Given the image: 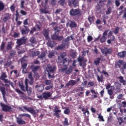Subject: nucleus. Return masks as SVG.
I'll use <instances>...</instances> for the list:
<instances>
[{
  "label": "nucleus",
  "mask_w": 126,
  "mask_h": 126,
  "mask_svg": "<svg viewBox=\"0 0 126 126\" xmlns=\"http://www.w3.org/2000/svg\"><path fill=\"white\" fill-rule=\"evenodd\" d=\"M0 106L2 111L5 112H10L12 111V108L10 106L5 104L2 102H0Z\"/></svg>",
  "instance_id": "39448f33"
},
{
  "label": "nucleus",
  "mask_w": 126,
  "mask_h": 126,
  "mask_svg": "<svg viewBox=\"0 0 126 126\" xmlns=\"http://www.w3.org/2000/svg\"><path fill=\"white\" fill-rule=\"evenodd\" d=\"M47 45H48L49 47H51V48L54 47V45H53V44L52 43V42H51V41H48V42H47Z\"/></svg>",
  "instance_id": "e2e57ef3"
},
{
  "label": "nucleus",
  "mask_w": 126,
  "mask_h": 126,
  "mask_svg": "<svg viewBox=\"0 0 126 126\" xmlns=\"http://www.w3.org/2000/svg\"><path fill=\"white\" fill-rule=\"evenodd\" d=\"M16 51L15 50H12L10 52V56H13L15 55Z\"/></svg>",
  "instance_id": "774afa93"
},
{
  "label": "nucleus",
  "mask_w": 126,
  "mask_h": 126,
  "mask_svg": "<svg viewBox=\"0 0 126 126\" xmlns=\"http://www.w3.org/2000/svg\"><path fill=\"white\" fill-rule=\"evenodd\" d=\"M43 34L46 38H49V31L48 30L44 29L43 32Z\"/></svg>",
  "instance_id": "a878e982"
},
{
  "label": "nucleus",
  "mask_w": 126,
  "mask_h": 126,
  "mask_svg": "<svg viewBox=\"0 0 126 126\" xmlns=\"http://www.w3.org/2000/svg\"><path fill=\"white\" fill-rule=\"evenodd\" d=\"M77 55H76V52L75 51H73L72 52L71 54H70V57L72 58V59H74L75 58V57H76Z\"/></svg>",
  "instance_id": "c03bdc74"
},
{
  "label": "nucleus",
  "mask_w": 126,
  "mask_h": 126,
  "mask_svg": "<svg viewBox=\"0 0 126 126\" xmlns=\"http://www.w3.org/2000/svg\"><path fill=\"white\" fill-rule=\"evenodd\" d=\"M59 34L55 33L51 35V38L52 40H56L57 39L58 36Z\"/></svg>",
  "instance_id": "4c0bfd02"
},
{
  "label": "nucleus",
  "mask_w": 126,
  "mask_h": 126,
  "mask_svg": "<svg viewBox=\"0 0 126 126\" xmlns=\"http://www.w3.org/2000/svg\"><path fill=\"white\" fill-rule=\"evenodd\" d=\"M88 20L91 24L94 22V17H89Z\"/></svg>",
  "instance_id": "69168bd1"
},
{
  "label": "nucleus",
  "mask_w": 126,
  "mask_h": 126,
  "mask_svg": "<svg viewBox=\"0 0 126 126\" xmlns=\"http://www.w3.org/2000/svg\"><path fill=\"white\" fill-rule=\"evenodd\" d=\"M23 27L25 28V30L24 29H22L21 31L22 34L25 35L26 34V32H29L30 29L29 28L26 26H23Z\"/></svg>",
  "instance_id": "5701e85b"
},
{
  "label": "nucleus",
  "mask_w": 126,
  "mask_h": 126,
  "mask_svg": "<svg viewBox=\"0 0 126 126\" xmlns=\"http://www.w3.org/2000/svg\"><path fill=\"white\" fill-rule=\"evenodd\" d=\"M0 92L1 93L2 95V97L3 98L4 101L7 103V100L6 98H5V95H6V92H5V88L4 86H0Z\"/></svg>",
  "instance_id": "6e6552de"
},
{
  "label": "nucleus",
  "mask_w": 126,
  "mask_h": 126,
  "mask_svg": "<svg viewBox=\"0 0 126 126\" xmlns=\"http://www.w3.org/2000/svg\"><path fill=\"white\" fill-rule=\"evenodd\" d=\"M28 81H29L28 79L27 78H26L25 79L26 90L25 89V86H24L23 83H19V86L22 91H23V92H25L26 91L27 92H28V95H30L32 93V89L31 88L29 89Z\"/></svg>",
  "instance_id": "7ed1b4c3"
},
{
  "label": "nucleus",
  "mask_w": 126,
  "mask_h": 126,
  "mask_svg": "<svg viewBox=\"0 0 126 126\" xmlns=\"http://www.w3.org/2000/svg\"><path fill=\"white\" fill-rule=\"evenodd\" d=\"M22 108L25 110L26 111H27V112L30 113L31 114H32V115H36V112L34 110V109H33V107H29L28 108L27 107H26V106H23L22 107Z\"/></svg>",
  "instance_id": "9d476101"
},
{
  "label": "nucleus",
  "mask_w": 126,
  "mask_h": 126,
  "mask_svg": "<svg viewBox=\"0 0 126 126\" xmlns=\"http://www.w3.org/2000/svg\"><path fill=\"white\" fill-rule=\"evenodd\" d=\"M17 123L19 125H25L26 122L22 118L17 117Z\"/></svg>",
  "instance_id": "b1692460"
},
{
  "label": "nucleus",
  "mask_w": 126,
  "mask_h": 126,
  "mask_svg": "<svg viewBox=\"0 0 126 126\" xmlns=\"http://www.w3.org/2000/svg\"><path fill=\"white\" fill-rule=\"evenodd\" d=\"M106 37L105 36H102V37L100 38V42L101 43H103L106 40Z\"/></svg>",
  "instance_id": "37998d69"
},
{
  "label": "nucleus",
  "mask_w": 126,
  "mask_h": 126,
  "mask_svg": "<svg viewBox=\"0 0 126 126\" xmlns=\"http://www.w3.org/2000/svg\"><path fill=\"white\" fill-rule=\"evenodd\" d=\"M11 15L9 13H5L4 17L3 18V21L6 23L8 20L10 19Z\"/></svg>",
  "instance_id": "aec40b11"
},
{
  "label": "nucleus",
  "mask_w": 126,
  "mask_h": 126,
  "mask_svg": "<svg viewBox=\"0 0 126 126\" xmlns=\"http://www.w3.org/2000/svg\"><path fill=\"white\" fill-rule=\"evenodd\" d=\"M119 30H120V28L119 27H117L115 29V31H114V33L115 34H118L119 32Z\"/></svg>",
  "instance_id": "de8ad7c7"
},
{
  "label": "nucleus",
  "mask_w": 126,
  "mask_h": 126,
  "mask_svg": "<svg viewBox=\"0 0 126 126\" xmlns=\"http://www.w3.org/2000/svg\"><path fill=\"white\" fill-rule=\"evenodd\" d=\"M63 39V36H59L58 35L57 39V40L61 41Z\"/></svg>",
  "instance_id": "13d9d810"
},
{
  "label": "nucleus",
  "mask_w": 126,
  "mask_h": 126,
  "mask_svg": "<svg viewBox=\"0 0 126 126\" xmlns=\"http://www.w3.org/2000/svg\"><path fill=\"white\" fill-rule=\"evenodd\" d=\"M97 79L98 82H103V77L102 76V74H101L100 76H99L97 74Z\"/></svg>",
  "instance_id": "7c9ffc66"
},
{
  "label": "nucleus",
  "mask_w": 126,
  "mask_h": 126,
  "mask_svg": "<svg viewBox=\"0 0 126 126\" xmlns=\"http://www.w3.org/2000/svg\"><path fill=\"white\" fill-rule=\"evenodd\" d=\"M15 92H16L19 95H23L24 94V92L21 91L20 89H15Z\"/></svg>",
  "instance_id": "79ce46f5"
},
{
  "label": "nucleus",
  "mask_w": 126,
  "mask_h": 126,
  "mask_svg": "<svg viewBox=\"0 0 126 126\" xmlns=\"http://www.w3.org/2000/svg\"><path fill=\"white\" fill-rule=\"evenodd\" d=\"M31 67L32 68V70L33 73H35L40 68L39 66H38V65L35 66L34 65H32L31 66Z\"/></svg>",
  "instance_id": "4be33fe9"
},
{
  "label": "nucleus",
  "mask_w": 126,
  "mask_h": 126,
  "mask_svg": "<svg viewBox=\"0 0 126 126\" xmlns=\"http://www.w3.org/2000/svg\"><path fill=\"white\" fill-rule=\"evenodd\" d=\"M22 117H26L27 118H28L29 119L31 118V115L30 114H28V113H23V114H20V116Z\"/></svg>",
  "instance_id": "49530a36"
},
{
  "label": "nucleus",
  "mask_w": 126,
  "mask_h": 126,
  "mask_svg": "<svg viewBox=\"0 0 126 126\" xmlns=\"http://www.w3.org/2000/svg\"><path fill=\"white\" fill-rule=\"evenodd\" d=\"M66 46H67V45L66 43H65V42H63V41L62 44H61V45H59L57 47V49L58 50H63L64 49H65Z\"/></svg>",
  "instance_id": "a211bd4d"
},
{
  "label": "nucleus",
  "mask_w": 126,
  "mask_h": 126,
  "mask_svg": "<svg viewBox=\"0 0 126 126\" xmlns=\"http://www.w3.org/2000/svg\"><path fill=\"white\" fill-rule=\"evenodd\" d=\"M28 78L31 81H33V78L32 77V72H30L29 75H28Z\"/></svg>",
  "instance_id": "3c124183"
},
{
  "label": "nucleus",
  "mask_w": 126,
  "mask_h": 126,
  "mask_svg": "<svg viewBox=\"0 0 126 126\" xmlns=\"http://www.w3.org/2000/svg\"><path fill=\"white\" fill-rule=\"evenodd\" d=\"M101 58L99 57L96 58V60L94 61V63L96 65H98L100 63Z\"/></svg>",
  "instance_id": "c756f323"
},
{
  "label": "nucleus",
  "mask_w": 126,
  "mask_h": 126,
  "mask_svg": "<svg viewBox=\"0 0 126 126\" xmlns=\"http://www.w3.org/2000/svg\"><path fill=\"white\" fill-rule=\"evenodd\" d=\"M77 83L76 80H70L66 85V87H69L70 86H74Z\"/></svg>",
  "instance_id": "412c9836"
},
{
  "label": "nucleus",
  "mask_w": 126,
  "mask_h": 126,
  "mask_svg": "<svg viewBox=\"0 0 126 126\" xmlns=\"http://www.w3.org/2000/svg\"><path fill=\"white\" fill-rule=\"evenodd\" d=\"M56 66H52L51 64H48L46 70L48 73H54L55 72V70H56Z\"/></svg>",
  "instance_id": "9b49d317"
},
{
  "label": "nucleus",
  "mask_w": 126,
  "mask_h": 126,
  "mask_svg": "<svg viewBox=\"0 0 126 126\" xmlns=\"http://www.w3.org/2000/svg\"><path fill=\"white\" fill-rule=\"evenodd\" d=\"M30 41L32 44H35L36 42L34 37H32L30 39Z\"/></svg>",
  "instance_id": "a19ab883"
},
{
  "label": "nucleus",
  "mask_w": 126,
  "mask_h": 126,
  "mask_svg": "<svg viewBox=\"0 0 126 126\" xmlns=\"http://www.w3.org/2000/svg\"><path fill=\"white\" fill-rule=\"evenodd\" d=\"M118 79H120L119 81L121 83H123L124 85H126V80H125L123 76H119L118 77Z\"/></svg>",
  "instance_id": "bb28decb"
},
{
  "label": "nucleus",
  "mask_w": 126,
  "mask_h": 126,
  "mask_svg": "<svg viewBox=\"0 0 126 126\" xmlns=\"http://www.w3.org/2000/svg\"><path fill=\"white\" fill-rule=\"evenodd\" d=\"M27 38L26 36L18 39L16 41V43L18 44L19 46H21L23 44H25L27 42Z\"/></svg>",
  "instance_id": "423d86ee"
},
{
  "label": "nucleus",
  "mask_w": 126,
  "mask_h": 126,
  "mask_svg": "<svg viewBox=\"0 0 126 126\" xmlns=\"http://www.w3.org/2000/svg\"><path fill=\"white\" fill-rule=\"evenodd\" d=\"M112 7H109L107 8V11H106V14L107 15H110L111 14V12H112Z\"/></svg>",
  "instance_id": "c9c22d12"
},
{
  "label": "nucleus",
  "mask_w": 126,
  "mask_h": 126,
  "mask_svg": "<svg viewBox=\"0 0 126 126\" xmlns=\"http://www.w3.org/2000/svg\"><path fill=\"white\" fill-rule=\"evenodd\" d=\"M15 16H16L15 21H17V20H18L19 18H20V15H19V12L17 10L16 11Z\"/></svg>",
  "instance_id": "ea45409f"
},
{
  "label": "nucleus",
  "mask_w": 126,
  "mask_h": 126,
  "mask_svg": "<svg viewBox=\"0 0 126 126\" xmlns=\"http://www.w3.org/2000/svg\"><path fill=\"white\" fill-rule=\"evenodd\" d=\"M118 56L120 58H124L126 56V51H123L121 52L118 53Z\"/></svg>",
  "instance_id": "cd10ccee"
},
{
  "label": "nucleus",
  "mask_w": 126,
  "mask_h": 126,
  "mask_svg": "<svg viewBox=\"0 0 126 126\" xmlns=\"http://www.w3.org/2000/svg\"><path fill=\"white\" fill-rule=\"evenodd\" d=\"M66 56V52H63V53H62L61 54L60 56H59L58 57V59L59 60H62L63 59L64 57H65Z\"/></svg>",
  "instance_id": "c85d7f7f"
},
{
  "label": "nucleus",
  "mask_w": 126,
  "mask_h": 126,
  "mask_svg": "<svg viewBox=\"0 0 126 126\" xmlns=\"http://www.w3.org/2000/svg\"><path fill=\"white\" fill-rule=\"evenodd\" d=\"M70 112V109H69V108H66L64 111V114L65 115H68L69 114Z\"/></svg>",
  "instance_id": "5fc2aeb1"
},
{
  "label": "nucleus",
  "mask_w": 126,
  "mask_h": 126,
  "mask_svg": "<svg viewBox=\"0 0 126 126\" xmlns=\"http://www.w3.org/2000/svg\"><path fill=\"white\" fill-rule=\"evenodd\" d=\"M12 64V62L10 61V59H8L5 64L6 66H10Z\"/></svg>",
  "instance_id": "09e8293b"
},
{
  "label": "nucleus",
  "mask_w": 126,
  "mask_h": 126,
  "mask_svg": "<svg viewBox=\"0 0 126 126\" xmlns=\"http://www.w3.org/2000/svg\"><path fill=\"white\" fill-rule=\"evenodd\" d=\"M112 50L111 49H108L107 48H105L104 49H101V52L103 54L107 56L108 54H111L112 53Z\"/></svg>",
  "instance_id": "2eb2a0df"
},
{
  "label": "nucleus",
  "mask_w": 126,
  "mask_h": 126,
  "mask_svg": "<svg viewBox=\"0 0 126 126\" xmlns=\"http://www.w3.org/2000/svg\"><path fill=\"white\" fill-rule=\"evenodd\" d=\"M24 3H25V0H22L21 2V8L22 9L24 8Z\"/></svg>",
  "instance_id": "338daca9"
},
{
  "label": "nucleus",
  "mask_w": 126,
  "mask_h": 126,
  "mask_svg": "<svg viewBox=\"0 0 126 126\" xmlns=\"http://www.w3.org/2000/svg\"><path fill=\"white\" fill-rule=\"evenodd\" d=\"M51 83V81L50 80H45V84L47 86H48L49 85H50V84Z\"/></svg>",
  "instance_id": "6e6d98bb"
},
{
  "label": "nucleus",
  "mask_w": 126,
  "mask_h": 126,
  "mask_svg": "<svg viewBox=\"0 0 126 126\" xmlns=\"http://www.w3.org/2000/svg\"><path fill=\"white\" fill-rule=\"evenodd\" d=\"M120 0H115V4L117 7H118L121 4V3L120 2Z\"/></svg>",
  "instance_id": "bf43d9fd"
},
{
  "label": "nucleus",
  "mask_w": 126,
  "mask_h": 126,
  "mask_svg": "<svg viewBox=\"0 0 126 126\" xmlns=\"http://www.w3.org/2000/svg\"><path fill=\"white\" fill-rule=\"evenodd\" d=\"M73 40V37L72 36H67L66 38H65L64 40H63V42H64L65 43H66V45H67V46H68V42L70 40Z\"/></svg>",
  "instance_id": "393cba45"
},
{
  "label": "nucleus",
  "mask_w": 126,
  "mask_h": 126,
  "mask_svg": "<svg viewBox=\"0 0 126 126\" xmlns=\"http://www.w3.org/2000/svg\"><path fill=\"white\" fill-rule=\"evenodd\" d=\"M7 77V75L6 74L5 72H2L0 76V79L5 83V86L6 87H9L10 86H11L12 88H14L13 83L10 80L6 79Z\"/></svg>",
  "instance_id": "f03ea898"
},
{
  "label": "nucleus",
  "mask_w": 126,
  "mask_h": 126,
  "mask_svg": "<svg viewBox=\"0 0 126 126\" xmlns=\"http://www.w3.org/2000/svg\"><path fill=\"white\" fill-rule=\"evenodd\" d=\"M40 27L38 24H36L35 27H33L30 31V33L32 34L34 32L36 31H39L40 30Z\"/></svg>",
  "instance_id": "4468645a"
},
{
  "label": "nucleus",
  "mask_w": 126,
  "mask_h": 126,
  "mask_svg": "<svg viewBox=\"0 0 126 126\" xmlns=\"http://www.w3.org/2000/svg\"><path fill=\"white\" fill-rule=\"evenodd\" d=\"M69 123L68 122V118H64V120L63 122V126H69Z\"/></svg>",
  "instance_id": "2f4dec72"
},
{
  "label": "nucleus",
  "mask_w": 126,
  "mask_h": 126,
  "mask_svg": "<svg viewBox=\"0 0 126 126\" xmlns=\"http://www.w3.org/2000/svg\"><path fill=\"white\" fill-rule=\"evenodd\" d=\"M98 118L99 119V120L102 122L104 121V119L103 116L101 115V114H99V115L98 116Z\"/></svg>",
  "instance_id": "4d7b16f0"
},
{
  "label": "nucleus",
  "mask_w": 126,
  "mask_h": 126,
  "mask_svg": "<svg viewBox=\"0 0 126 126\" xmlns=\"http://www.w3.org/2000/svg\"><path fill=\"white\" fill-rule=\"evenodd\" d=\"M85 90V88L80 87L78 89H77V92H83Z\"/></svg>",
  "instance_id": "603ef678"
},
{
  "label": "nucleus",
  "mask_w": 126,
  "mask_h": 126,
  "mask_svg": "<svg viewBox=\"0 0 126 126\" xmlns=\"http://www.w3.org/2000/svg\"><path fill=\"white\" fill-rule=\"evenodd\" d=\"M45 56L46 53H45V52H41V54L39 56H38V58L43 60V58H44Z\"/></svg>",
  "instance_id": "f704fd0d"
},
{
  "label": "nucleus",
  "mask_w": 126,
  "mask_h": 126,
  "mask_svg": "<svg viewBox=\"0 0 126 126\" xmlns=\"http://www.w3.org/2000/svg\"><path fill=\"white\" fill-rule=\"evenodd\" d=\"M78 61L81 66L84 67L86 65V63L87 62V60H84V57L79 56L78 58Z\"/></svg>",
  "instance_id": "0eeeda50"
},
{
  "label": "nucleus",
  "mask_w": 126,
  "mask_h": 126,
  "mask_svg": "<svg viewBox=\"0 0 126 126\" xmlns=\"http://www.w3.org/2000/svg\"><path fill=\"white\" fill-rule=\"evenodd\" d=\"M20 34L19 32H14V34H13V37L14 38H18L19 37Z\"/></svg>",
  "instance_id": "8fccbe9b"
},
{
  "label": "nucleus",
  "mask_w": 126,
  "mask_h": 126,
  "mask_svg": "<svg viewBox=\"0 0 126 126\" xmlns=\"http://www.w3.org/2000/svg\"><path fill=\"white\" fill-rule=\"evenodd\" d=\"M5 5L2 1H0V11L3 10Z\"/></svg>",
  "instance_id": "e433bc0d"
},
{
  "label": "nucleus",
  "mask_w": 126,
  "mask_h": 126,
  "mask_svg": "<svg viewBox=\"0 0 126 126\" xmlns=\"http://www.w3.org/2000/svg\"><path fill=\"white\" fill-rule=\"evenodd\" d=\"M69 14L71 16H76L80 14V11L77 9H71L70 10Z\"/></svg>",
  "instance_id": "1a4fd4ad"
},
{
  "label": "nucleus",
  "mask_w": 126,
  "mask_h": 126,
  "mask_svg": "<svg viewBox=\"0 0 126 126\" xmlns=\"http://www.w3.org/2000/svg\"><path fill=\"white\" fill-rule=\"evenodd\" d=\"M55 56V53L53 52H51L49 53V55H48V57L50 59H51L53 57H54Z\"/></svg>",
  "instance_id": "864d4df0"
},
{
  "label": "nucleus",
  "mask_w": 126,
  "mask_h": 126,
  "mask_svg": "<svg viewBox=\"0 0 126 126\" xmlns=\"http://www.w3.org/2000/svg\"><path fill=\"white\" fill-rule=\"evenodd\" d=\"M91 92L92 93V94H94V95H92V98L93 99L97 98V94H98V92H95V90L94 89H91Z\"/></svg>",
  "instance_id": "6ab92c4d"
},
{
  "label": "nucleus",
  "mask_w": 126,
  "mask_h": 126,
  "mask_svg": "<svg viewBox=\"0 0 126 126\" xmlns=\"http://www.w3.org/2000/svg\"><path fill=\"white\" fill-rule=\"evenodd\" d=\"M54 30L55 31V34H59L61 31V28L59 27H56L54 28Z\"/></svg>",
  "instance_id": "473e14b6"
},
{
  "label": "nucleus",
  "mask_w": 126,
  "mask_h": 126,
  "mask_svg": "<svg viewBox=\"0 0 126 126\" xmlns=\"http://www.w3.org/2000/svg\"><path fill=\"white\" fill-rule=\"evenodd\" d=\"M65 1V0H60L58 1V3H59V4H60V5L63 6H64V5Z\"/></svg>",
  "instance_id": "a18cd8bd"
},
{
  "label": "nucleus",
  "mask_w": 126,
  "mask_h": 126,
  "mask_svg": "<svg viewBox=\"0 0 126 126\" xmlns=\"http://www.w3.org/2000/svg\"><path fill=\"white\" fill-rule=\"evenodd\" d=\"M115 39V37L114 36V35H113L112 37H111V39H108L107 40V43L109 44H111V41H114Z\"/></svg>",
  "instance_id": "58836bf2"
},
{
  "label": "nucleus",
  "mask_w": 126,
  "mask_h": 126,
  "mask_svg": "<svg viewBox=\"0 0 126 126\" xmlns=\"http://www.w3.org/2000/svg\"><path fill=\"white\" fill-rule=\"evenodd\" d=\"M63 65L65 66L64 68H61V71L62 72H65L66 74H69L73 71V67L72 65H70L67 69V65L69 64V61L67 58L63 59Z\"/></svg>",
  "instance_id": "f257e3e1"
},
{
  "label": "nucleus",
  "mask_w": 126,
  "mask_h": 126,
  "mask_svg": "<svg viewBox=\"0 0 126 126\" xmlns=\"http://www.w3.org/2000/svg\"><path fill=\"white\" fill-rule=\"evenodd\" d=\"M12 42L11 41L8 42L6 47V49L10 50L12 49Z\"/></svg>",
  "instance_id": "72a5a7b5"
},
{
  "label": "nucleus",
  "mask_w": 126,
  "mask_h": 126,
  "mask_svg": "<svg viewBox=\"0 0 126 126\" xmlns=\"http://www.w3.org/2000/svg\"><path fill=\"white\" fill-rule=\"evenodd\" d=\"M66 26H69L70 28H76L77 27V25L74 21H69L66 24Z\"/></svg>",
  "instance_id": "f8f14e48"
},
{
  "label": "nucleus",
  "mask_w": 126,
  "mask_h": 126,
  "mask_svg": "<svg viewBox=\"0 0 126 126\" xmlns=\"http://www.w3.org/2000/svg\"><path fill=\"white\" fill-rule=\"evenodd\" d=\"M23 24H24V26H25L26 25H28V18H27L24 20L23 22Z\"/></svg>",
  "instance_id": "052dcab7"
},
{
  "label": "nucleus",
  "mask_w": 126,
  "mask_h": 126,
  "mask_svg": "<svg viewBox=\"0 0 126 126\" xmlns=\"http://www.w3.org/2000/svg\"><path fill=\"white\" fill-rule=\"evenodd\" d=\"M54 112H55V113H54V115L58 119H59L60 117L59 113L61 112V110H60V109L59 107H58V106H56L55 107Z\"/></svg>",
  "instance_id": "ddd939ff"
},
{
  "label": "nucleus",
  "mask_w": 126,
  "mask_h": 126,
  "mask_svg": "<svg viewBox=\"0 0 126 126\" xmlns=\"http://www.w3.org/2000/svg\"><path fill=\"white\" fill-rule=\"evenodd\" d=\"M20 13L23 16H26L27 14V12L23 10H20Z\"/></svg>",
  "instance_id": "680f3d73"
},
{
  "label": "nucleus",
  "mask_w": 126,
  "mask_h": 126,
  "mask_svg": "<svg viewBox=\"0 0 126 126\" xmlns=\"http://www.w3.org/2000/svg\"><path fill=\"white\" fill-rule=\"evenodd\" d=\"M114 86H111L110 83L108 84L106 86V89L108 90V94L110 95V98L111 99H113L114 98V96L113 95L114 93L113 90H114ZM112 89H113V90Z\"/></svg>",
  "instance_id": "20e7f679"
},
{
  "label": "nucleus",
  "mask_w": 126,
  "mask_h": 126,
  "mask_svg": "<svg viewBox=\"0 0 126 126\" xmlns=\"http://www.w3.org/2000/svg\"><path fill=\"white\" fill-rule=\"evenodd\" d=\"M43 98H44L45 100L48 99L49 97L52 96V94L51 92H44L42 94Z\"/></svg>",
  "instance_id": "f3484780"
},
{
  "label": "nucleus",
  "mask_w": 126,
  "mask_h": 126,
  "mask_svg": "<svg viewBox=\"0 0 126 126\" xmlns=\"http://www.w3.org/2000/svg\"><path fill=\"white\" fill-rule=\"evenodd\" d=\"M124 63V60H119L118 62H116L115 63V68H121V65H122Z\"/></svg>",
  "instance_id": "dca6fc26"
},
{
  "label": "nucleus",
  "mask_w": 126,
  "mask_h": 126,
  "mask_svg": "<svg viewBox=\"0 0 126 126\" xmlns=\"http://www.w3.org/2000/svg\"><path fill=\"white\" fill-rule=\"evenodd\" d=\"M87 39H88V42H90L93 40V38L91 35H89L88 36Z\"/></svg>",
  "instance_id": "0e129e2a"
}]
</instances>
